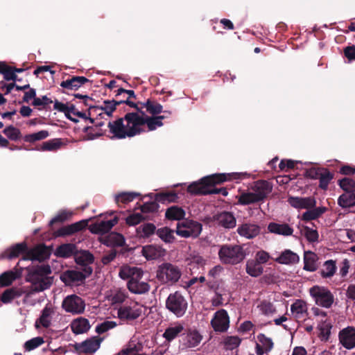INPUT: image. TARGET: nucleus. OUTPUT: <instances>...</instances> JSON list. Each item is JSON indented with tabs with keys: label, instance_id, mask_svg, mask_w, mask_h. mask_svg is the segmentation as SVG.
I'll return each mask as SVG.
<instances>
[{
	"label": "nucleus",
	"instance_id": "1",
	"mask_svg": "<svg viewBox=\"0 0 355 355\" xmlns=\"http://www.w3.org/2000/svg\"><path fill=\"white\" fill-rule=\"evenodd\" d=\"M128 112L123 117L110 121L107 124L109 132L112 138L119 139L130 138L140 134L153 131L163 125L165 116L152 117L144 112Z\"/></svg>",
	"mask_w": 355,
	"mask_h": 355
},
{
	"label": "nucleus",
	"instance_id": "2",
	"mask_svg": "<svg viewBox=\"0 0 355 355\" xmlns=\"http://www.w3.org/2000/svg\"><path fill=\"white\" fill-rule=\"evenodd\" d=\"M119 276L123 279H128L127 288L134 294L146 293L150 288V284L142 280L144 271L141 268L128 265L121 267Z\"/></svg>",
	"mask_w": 355,
	"mask_h": 355
},
{
	"label": "nucleus",
	"instance_id": "3",
	"mask_svg": "<svg viewBox=\"0 0 355 355\" xmlns=\"http://www.w3.org/2000/svg\"><path fill=\"white\" fill-rule=\"evenodd\" d=\"M51 270L48 265H40L33 268L28 272L27 279L31 283V293L42 292L49 288L52 284V278L49 276Z\"/></svg>",
	"mask_w": 355,
	"mask_h": 355
},
{
	"label": "nucleus",
	"instance_id": "4",
	"mask_svg": "<svg viewBox=\"0 0 355 355\" xmlns=\"http://www.w3.org/2000/svg\"><path fill=\"white\" fill-rule=\"evenodd\" d=\"M245 255L243 247L239 245H223L218 251L220 260L225 264H237L245 259Z\"/></svg>",
	"mask_w": 355,
	"mask_h": 355
},
{
	"label": "nucleus",
	"instance_id": "5",
	"mask_svg": "<svg viewBox=\"0 0 355 355\" xmlns=\"http://www.w3.org/2000/svg\"><path fill=\"white\" fill-rule=\"evenodd\" d=\"M226 180L224 174H216L207 176L202 178L199 182L191 184L187 191L191 194H208L211 193H218V191H211L208 186L210 184H218Z\"/></svg>",
	"mask_w": 355,
	"mask_h": 355
},
{
	"label": "nucleus",
	"instance_id": "6",
	"mask_svg": "<svg viewBox=\"0 0 355 355\" xmlns=\"http://www.w3.org/2000/svg\"><path fill=\"white\" fill-rule=\"evenodd\" d=\"M182 276L181 269L171 263H163L158 266L156 278L162 284H174Z\"/></svg>",
	"mask_w": 355,
	"mask_h": 355
},
{
	"label": "nucleus",
	"instance_id": "7",
	"mask_svg": "<svg viewBox=\"0 0 355 355\" xmlns=\"http://www.w3.org/2000/svg\"><path fill=\"white\" fill-rule=\"evenodd\" d=\"M166 308L177 318H181L187 312L188 302L180 292L175 291L168 296Z\"/></svg>",
	"mask_w": 355,
	"mask_h": 355
},
{
	"label": "nucleus",
	"instance_id": "8",
	"mask_svg": "<svg viewBox=\"0 0 355 355\" xmlns=\"http://www.w3.org/2000/svg\"><path fill=\"white\" fill-rule=\"evenodd\" d=\"M202 225L200 223L185 219L178 223L176 234L182 238H197L201 233Z\"/></svg>",
	"mask_w": 355,
	"mask_h": 355
},
{
	"label": "nucleus",
	"instance_id": "9",
	"mask_svg": "<svg viewBox=\"0 0 355 355\" xmlns=\"http://www.w3.org/2000/svg\"><path fill=\"white\" fill-rule=\"evenodd\" d=\"M309 293L318 306L330 308L334 302V295L324 286H314L309 289Z\"/></svg>",
	"mask_w": 355,
	"mask_h": 355
},
{
	"label": "nucleus",
	"instance_id": "10",
	"mask_svg": "<svg viewBox=\"0 0 355 355\" xmlns=\"http://www.w3.org/2000/svg\"><path fill=\"white\" fill-rule=\"evenodd\" d=\"M143 309V305L137 302H132L128 305L119 307L117 310V316L123 321H133L141 315Z\"/></svg>",
	"mask_w": 355,
	"mask_h": 355
},
{
	"label": "nucleus",
	"instance_id": "11",
	"mask_svg": "<svg viewBox=\"0 0 355 355\" xmlns=\"http://www.w3.org/2000/svg\"><path fill=\"white\" fill-rule=\"evenodd\" d=\"M62 307L67 312L72 314H81L85 309L84 300L76 295L67 296L62 301Z\"/></svg>",
	"mask_w": 355,
	"mask_h": 355
},
{
	"label": "nucleus",
	"instance_id": "12",
	"mask_svg": "<svg viewBox=\"0 0 355 355\" xmlns=\"http://www.w3.org/2000/svg\"><path fill=\"white\" fill-rule=\"evenodd\" d=\"M92 272V269L89 266H86L84 268V272L74 270H67L60 275V279L66 285L72 286L82 282Z\"/></svg>",
	"mask_w": 355,
	"mask_h": 355
},
{
	"label": "nucleus",
	"instance_id": "13",
	"mask_svg": "<svg viewBox=\"0 0 355 355\" xmlns=\"http://www.w3.org/2000/svg\"><path fill=\"white\" fill-rule=\"evenodd\" d=\"M123 101H105L101 106H94L89 107V114L96 115L100 119L104 118L105 116L110 118L112 116V113L116 110L117 105L121 104Z\"/></svg>",
	"mask_w": 355,
	"mask_h": 355
},
{
	"label": "nucleus",
	"instance_id": "14",
	"mask_svg": "<svg viewBox=\"0 0 355 355\" xmlns=\"http://www.w3.org/2000/svg\"><path fill=\"white\" fill-rule=\"evenodd\" d=\"M211 325L217 332H225L230 327V318L225 309H220L214 313Z\"/></svg>",
	"mask_w": 355,
	"mask_h": 355
},
{
	"label": "nucleus",
	"instance_id": "15",
	"mask_svg": "<svg viewBox=\"0 0 355 355\" xmlns=\"http://www.w3.org/2000/svg\"><path fill=\"white\" fill-rule=\"evenodd\" d=\"M102 342L98 336L91 337L80 343L76 344V349L80 353L93 354L97 351Z\"/></svg>",
	"mask_w": 355,
	"mask_h": 355
},
{
	"label": "nucleus",
	"instance_id": "16",
	"mask_svg": "<svg viewBox=\"0 0 355 355\" xmlns=\"http://www.w3.org/2000/svg\"><path fill=\"white\" fill-rule=\"evenodd\" d=\"M339 340L342 345L347 349L355 347V329L348 327L339 333Z\"/></svg>",
	"mask_w": 355,
	"mask_h": 355
},
{
	"label": "nucleus",
	"instance_id": "17",
	"mask_svg": "<svg viewBox=\"0 0 355 355\" xmlns=\"http://www.w3.org/2000/svg\"><path fill=\"white\" fill-rule=\"evenodd\" d=\"M292 316L297 320H304L308 317V306L302 300H295L291 306Z\"/></svg>",
	"mask_w": 355,
	"mask_h": 355
},
{
	"label": "nucleus",
	"instance_id": "18",
	"mask_svg": "<svg viewBox=\"0 0 355 355\" xmlns=\"http://www.w3.org/2000/svg\"><path fill=\"white\" fill-rule=\"evenodd\" d=\"M271 184L266 180L256 182L251 187V191L256 195L259 201L264 200L272 191Z\"/></svg>",
	"mask_w": 355,
	"mask_h": 355
},
{
	"label": "nucleus",
	"instance_id": "19",
	"mask_svg": "<svg viewBox=\"0 0 355 355\" xmlns=\"http://www.w3.org/2000/svg\"><path fill=\"white\" fill-rule=\"evenodd\" d=\"M289 204L296 209H309L315 207L316 201L313 197H290Z\"/></svg>",
	"mask_w": 355,
	"mask_h": 355
},
{
	"label": "nucleus",
	"instance_id": "20",
	"mask_svg": "<svg viewBox=\"0 0 355 355\" xmlns=\"http://www.w3.org/2000/svg\"><path fill=\"white\" fill-rule=\"evenodd\" d=\"M117 223L118 218L115 217L110 220H103L92 224L89 229L94 234H103L108 232Z\"/></svg>",
	"mask_w": 355,
	"mask_h": 355
},
{
	"label": "nucleus",
	"instance_id": "21",
	"mask_svg": "<svg viewBox=\"0 0 355 355\" xmlns=\"http://www.w3.org/2000/svg\"><path fill=\"white\" fill-rule=\"evenodd\" d=\"M237 233L243 237L250 239L260 233V227L254 223H244L237 228Z\"/></svg>",
	"mask_w": 355,
	"mask_h": 355
},
{
	"label": "nucleus",
	"instance_id": "22",
	"mask_svg": "<svg viewBox=\"0 0 355 355\" xmlns=\"http://www.w3.org/2000/svg\"><path fill=\"white\" fill-rule=\"evenodd\" d=\"M142 254L148 260L157 259L166 254V250L159 245H148L142 248Z\"/></svg>",
	"mask_w": 355,
	"mask_h": 355
},
{
	"label": "nucleus",
	"instance_id": "23",
	"mask_svg": "<svg viewBox=\"0 0 355 355\" xmlns=\"http://www.w3.org/2000/svg\"><path fill=\"white\" fill-rule=\"evenodd\" d=\"M214 220L218 225L227 229L234 228L236 224L234 216L227 211H223L215 216Z\"/></svg>",
	"mask_w": 355,
	"mask_h": 355
},
{
	"label": "nucleus",
	"instance_id": "24",
	"mask_svg": "<svg viewBox=\"0 0 355 355\" xmlns=\"http://www.w3.org/2000/svg\"><path fill=\"white\" fill-rule=\"evenodd\" d=\"M49 257V250L43 245H40L31 250L24 259L44 261Z\"/></svg>",
	"mask_w": 355,
	"mask_h": 355
},
{
	"label": "nucleus",
	"instance_id": "25",
	"mask_svg": "<svg viewBox=\"0 0 355 355\" xmlns=\"http://www.w3.org/2000/svg\"><path fill=\"white\" fill-rule=\"evenodd\" d=\"M275 260L280 264L294 265L300 261V257L291 250H285Z\"/></svg>",
	"mask_w": 355,
	"mask_h": 355
},
{
	"label": "nucleus",
	"instance_id": "26",
	"mask_svg": "<svg viewBox=\"0 0 355 355\" xmlns=\"http://www.w3.org/2000/svg\"><path fill=\"white\" fill-rule=\"evenodd\" d=\"M54 309L51 306L46 305L42 310L40 317L36 320L35 326H42L47 328L51 324Z\"/></svg>",
	"mask_w": 355,
	"mask_h": 355
},
{
	"label": "nucleus",
	"instance_id": "27",
	"mask_svg": "<svg viewBox=\"0 0 355 355\" xmlns=\"http://www.w3.org/2000/svg\"><path fill=\"white\" fill-rule=\"evenodd\" d=\"M268 230L270 233L285 236H291L293 233V229L286 223H270Z\"/></svg>",
	"mask_w": 355,
	"mask_h": 355
},
{
	"label": "nucleus",
	"instance_id": "28",
	"mask_svg": "<svg viewBox=\"0 0 355 355\" xmlns=\"http://www.w3.org/2000/svg\"><path fill=\"white\" fill-rule=\"evenodd\" d=\"M87 82H89V80L84 76H73L70 79L62 81L60 86L67 89L77 90Z\"/></svg>",
	"mask_w": 355,
	"mask_h": 355
},
{
	"label": "nucleus",
	"instance_id": "29",
	"mask_svg": "<svg viewBox=\"0 0 355 355\" xmlns=\"http://www.w3.org/2000/svg\"><path fill=\"white\" fill-rule=\"evenodd\" d=\"M71 331L75 334H81L87 332L90 329L89 320L85 318L74 319L70 324Z\"/></svg>",
	"mask_w": 355,
	"mask_h": 355
},
{
	"label": "nucleus",
	"instance_id": "30",
	"mask_svg": "<svg viewBox=\"0 0 355 355\" xmlns=\"http://www.w3.org/2000/svg\"><path fill=\"white\" fill-rule=\"evenodd\" d=\"M184 329V325L180 322L171 324L166 329L163 337L168 341H171L179 336Z\"/></svg>",
	"mask_w": 355,
	"mask_h": 355
},
{
	"label": "nucleus",
	"instance_id": "31",
	"mask_svg": "<svg viewBox=\"0 0 355 355\" xmlns=\"http://www.w3.org/2000/svg\"><path fill=\"white\" fill-rule=\"evenodd\" d=\"M202 340V336L194 329H189L183 339V344L187 347H194Z\"/></svg>",
	"mask_w": 355,
	"mask_h": 355
},
{
	"label": "nucleus",
	"instance_id": "32",
	"mask_svg": "<svg viewBox=\"0 0 355 355\" xmlns=\"http://www.w3.org/2000/svg\"><path fill=\"white\" fill-rule=\"evenodd\" d=\"M318 257L313 252L308 251L304 255V269L307 271L313 272L317 269Z\"/></svg>",
	"mask_w": 355,
	"mask_h": 355
},
{
	"label": "nucleus",
	"instance_id": "33",
	"mask_svg": "<svg viewBox=\"0 0 355 355\" xmlns=\"http://www.w3.org/2000/svg\"><path fill=\"white\" fill-rule=\"evenodd\" d=\"M338 204L344 209L355 206V191L340 195L338 198Z\"/></svg>",
	"mask_w": 355,
	"mask_h": 355
},
{
	"label": "nucleus",
	"instance_id": "34",
	"mask_svg": "<svg viewBox=\"0 0 355 355\" xmlns=\"http://www.w3.org/2000/svg\"><path fill=\"white\" fill-rule=\"evenodd\" d=\"M77 251L76 245L72 243L63 244L58 247L55 250V254L57 257L67 258L72 255H75Z\"/></svg>",
	"mask_w": 355,
	"mask_h": 355
},
{
	"label": "nucleus",
	"instance_id": "35",
	"mask_svg": "<svg viewBox=\"0 0 355 355\" xmlns=\"http://www.w3.org/2000/svg\"><path fill=\"white\" fill-rule=\"evenodd\" d=\"M140 105L141 107H145L146 111L150 114L152 117H156L157 115L162 112L163 107L161 104L152 101L150 99H148L145 103H141Z\"/></svg>",
	"mask_w": 355,
	"mask_h": 355
},
{
	"label": "nucleus",
	"instance_id": "36",
	"mask_svg": "<svg viewBox=\"0 0 355 355\" xmlns=\"http://www.w3.org/2000/svg\"><path fill=\"white\" fill-rule=\"evenodd\" d=\"M75 260L78 264L85 266L92 263L94 261V256L87 250H81L76 252Z\"/></svg>",
	"mask_w": 355,
	"mask_h": 355
},
{
	"label": "nucleus",
	"instance_id": "37",
	"mask_svg": "<svg viewBox=\"0 0 355 355\" xmlns=\"http://www.w3.org/2000/svg\"><path fill=\"white\" fill-rule=\"evenodd\" d=\"M156 230V227L153 223H144L137 228V234L140 238H148L153 235Z\"/></svg>",
	"mask_w": 355,
	"mask_h": 355
},
{
	"label": "nucleus",
	"instance_id": "38",
	"mask_svg": "<svg viewBox=\"0 0 355 355\" xmlns=\"http://www.w3.org/2000/svg\"><path fill=\"white\" fill-rule=\"evenodd\" d=\"M263 271V268L259 263L254 260H249L246 263V272L252 277H259Z\"/></svg>",
	"mask_w": 355,
	"mask_h": 355
},
{
	"label": "nucleus",
	"instance_id": "39",
	"mask_svg": "<svg viewBox=\"0 0 355 355\" xmlns=\"http://www.w3.org/2000/svg\"><path fill=\"white\" fill-rule=\"evenodd\" d=\"M165 216L169 220H180L184 218L185 211L180 207L173 206L166 209Z\"/></svg>",
	"mask_w": 355,
	"mask_h": 355
},
{
	"label": "nucleus",
	"instance_id": "40",
	"mask_svg": "<svg viewBox=\"0 0 355 355\" xmlns=\"http://www.w3.org/2000/svg\"><path fill=\"white\" fill-rule=\"evenodd\" d=\"M105 243L110 246H122L125 243V239L122 234L111 232L106 236Z\"/></svg>",
	"mask_w": 355,
	"mask_h": 355
},
{
	"label": "nucleus",
	"instance_id": "41",
	"mask_svg": "<svg viewBox=\"0 0 355 355\" xmlns=\"http://www.w3.org/2000/svg\"><path fill=\"white\" fill-rule=\"evenodd\" d=\"M104 125V122L103 121H96L95 128L94 127H87L85 128V131L86 132L85 139L87 140H92L94 139L101 135H102L101 130L98 128L101 126Z\"/></svg>",
	"mask_w": 355,
	"mask_h": 355
},
{
	"label": "nucleus",
	"instance_id": "42",
	"mask_svg": "<svg viewBox=\"0 0 355 355\" xmlns=\"http://www.w3.org/2000/svg\"><path fill=\"white\" fill-rule=\"evenodd\" d=\"M257 309L259 313L266 316H272L276 313V308L274 304L266 300L261 302L258 304Z\"/></svg>",
	"mask_w": 355,
	"mask_h": 355
},
{
	"label": "nucleus",
	"instance_id": "43",
	"mask_svg": "<svg viewBox=\"0 0 355 355\" xmlns=\"http://www.w3.org/2000/svg\"><path fill=\"white\" fill-rule=\"evenodd\" d=\"M325 211L326 209L324 207H313L309 209L302 214V219L305 221L315 220L320 216Z\"/></svg>",
	"mask_w": 355,
	"mask_h": 355
},
{
	"label": "nucleus",
	"instance_id": "44",
	"mask_svg": "<svg viewBox=\"0 0 355 355\" xmlns=\"http://www.w3.org/2000/svg\"><path fill=\"white\" fill-rule=\"evenodd\" d=\"M239 203L243 205L260 202L256 195L251 191L242 193L238 198Z\"/></svg>",
	"mask_w": 355,
	"mask_h": 355
},
{
	"label": "nucleus",
	"instance_id": "45",
	"mask_svg": "<svg viewBox=\"0 0 355 355\" xmlns=\"http://www.w3.org/2000/svg\"><path fill=\"white\" fill-rule=\"evenodd\" d=\"M156 233L157 235L165 243H173L175 239L174 231L167 227L158 229Z\"/></svg>",
	"mask_w": 355,
	"mask_h": 355
},
{
	"label": "nucleus",
	"instance_id": "46",
	"mask_svg": "<svg viewBox=\"0 0 355 355\" xmlns=\"http://www.w3.org/2000/svg\"><path fill=\"white\" fill-rule=\"evenodd\" d=\"M336 270V262L333 260H328L323 264V267L321 270V275L324 278L331 277L335 274Z\"/></svg>",
	"mask_w": 355,
	"mask_h": 355
},
{
	"label": "nucleus",
	"instance_id": "47",
	"mask_svg": "<svg viewBox=\"0 0 355 355\" xmlns=\"http://www.w3.org/2000/svg\"><path fill=\"white\" fill-rule=\"evenodd\" d=\"M49 136V133L47 130H40L37 132L26 135L24 137V140L26 142L33 143L37 141H40L47 138Z\"/></svg>",
	"mask_w": 355,
	"mask_h": 355
},
{
	"label": "nucleus",
	"instance_id": "48",
	"mask_svg": "<svg viewBox=\"0 0 355 355\" xmlns=\"http://www.w3.org/2000/svg\"><path fill=\"white\" fill-rule=\"evenodd\" d=\"M128 297V294L124 290H116L108 297L112 304L123 303Z\"/></svg>",
	"mask_w": 355,
	"mask_h": 355
},
{
	"label": "nucleus",
	"instance_id": "49",
	"mask_svg": "<svg viewBox=\"0 0 355 355\" xmlns=\"http://www.w3.org/2000/svg\"><path fill=\"white\" fill-rule=\"evenodd\" d=\"M22 292L15 288H10L6 290L1 296V301L4 304L10 302L14 298L20 297Z\"/></svg>",
	"mask_w": 355,
	"mask_h": 355
},
{
	"label": "nucleus",
	"instance_id": "50",
	"mask_svg": "<svg viewBox=\"0 0 355 355\" xmlns=\"http://www.w3.org/2000/svg\"><path fill=\"white\" fill-rule=\"evenodd\" d=\"M139 193L136 192H121L115 196V200L118 202L128 203L132 202Z\"/></svg>",
	"mask_w": 355,
	"mask_h": 355
},
{
	"label": "nucleus",
	"instance_id": "51",
	"mask_svg": "<svg viewBox=\"0 0 355 355\" xmlns=\"http://www.w3.org/2000/svg\"><path fill=\"white\" fill-rule=\"evenodd\" d=\"M62 144L60 139H53L44 142L41 146V150L48 151L57 150L60 148Z\"/></svg>",
	"mask_w": 355,
	"mask_h": 355
},
{
	"label": "nucleus",
	"instance_id": "52",
	"mask_svg": "<svg viewBox=\"0 0 355 355\" xmlns=\"http://www.w3.org/2000/svg\"><path fill=\"white\" fill-rule=\"evenodd\" d=\"M26 250V245L25 243H18L12 248H10L8 252V258L9 259H12L13 258L19 257L21 253H23Z\"/></svg>",
	"mask_w": 355,
	"mask_h": 355
},
{
	"label": "nucleus",
	"instance_id": "53",
	"mask_svg": "<svg viewBox=\"0 0 355 355\" xmlns=\"http://www.w3.org/2000/svg\"><path fill=\"white\" fill-rule=\"evenodd\" d=\"M3 132L9 139L12 141H17L21 137L20 130L12 125L6 127Z\"/></svg>",
	"mask_w": 355,
	"mask_h": 355
},
{
	"label": "nucleus",
	"instance_id": "54",
	"mask_svg": "<svg viewBox=\"0 0 355 355\" xmlns=\"http://www.w3.org/2000/svg\"><path fill=\"white\" fill-rule=\"evenodd\" d=\"M241 341L238 336H227L224 339L223 344L226 349L232 350L239 346Z\"/></svg>",
	"mask_w": 355,
	"mask_h": 355
},
{
	"label": "nucleus",
	"instance_id": "55",
	"mask_svg": "<svg viewBox=\"0 0 355 355\" xmlns=\"http://www.w3.org/2000/svg\"><path fill=\"white\" fill-rule=\"evenodd\" d=\"M17 277V273L13 271L5 272L0 275V284L4 286H8L11 284Z\"/></svg>",
	"mask_w": 355,
	"mask_h": 355
},
{
	"label": "nucleus",
	"instance_id": "56",
	"mask_svg": "<svg viewBox=\"0 0 355 355\" xmlns=\"http://www.w3.org/2000/svg\"><path fill=\"white\" fill-rule=\"evenodd\" d=\"M73 212L69 209L60 210L58 214L51 220V223L63 222L71 218Z\"/></svg>",
	"mask_w": 355,
	"mask_h": 355
},
{
	"label": "nucleus",
	"instance_id": "57",
	"mask_svg": "<svg viewBox=\"0 0 355 355\" xmlns=\"http://www.w3.org/2000/svg\"><path fill=\"white\" fill-rule=\"evenodd\" d=\"M333 178V175L328 171H322L319 176V187L322 189H326Z\"/></svg>",
	"mask_w": 355,
	"mask_h": 355
},
{
	"label": "nucleus",
	"instance_id": "58",
	"mask_svg": "<svg viewBox=\"0 0 355 355\" xmlns=\"http://www.w3.org/2000/svg\"><path fill=\"white\" fill-rule=\"evenodd\" d=\"M44 342L43 338L35 337L24 343V348L26 351H31L42 345Z\"/></svg>",
	"mask_w": 355,
	"mask_h": 355
},
{
	"label": "nucleus",
	"instance_id": "59",
	"mask_svg": "<svg viewBox=\"0 0 355 355\" xmlns=\"http://www.w3.org/2000/svg\"><path fill=\"white\" fill-rule=\"evenodd\" d=\"M116 326L117 324L114 321H104L96 327V331L99 334H103L110 329H114Z\"/></svg>",
	"mask_w": 355,
	"mask_h": 355
},
{
	"label": "nucleus",
	"instance_id": "60",
	"mask_svg": "<svg viewBox=\"0 0 355 355\" xmlns=\"http://www.w3.org/2000/svg\"><path fill=\"white\" fill-rule=\"evenodd\" d=\"M145 218L141 213H132L125 218L126 223L130 226L137 225Z\"/></svg>",
	"mask_w": 355,
	"mask_h": 355
},
{
	"label": "nucleus",
	"instance_id": "61",
	"mask_svg": "<svg viewBox=\"0 0 355 355\" xmlns=\"http://www.w3.org/2000/svg\"><path fill=\"white\" fill-rule=\"evenodd\" d=\"M259 343L266 350L270 352L273 347V342L271 338L266 337L264 334L257 336Z\"/></svg>",
	"mask_w": 355,
	"mask_h": 355
},
{
	"label": "nucleus",
	"instance_id": "62",
	"mask_svg": "<svg viewBox=\"0 0 355 355\" xmlns=\"http://www.w3.org/2000/svg\"><path fill=\"white\" fill-rule=\"evenodd\" d=\"M189 265H194L197 267H204L206 264V259L199 254H190L187 259Z\"/></svg>",
	"mask_w": 355,
	"mask_h": 355
},
{
	"label": "nucleus",
	"instance_id": "63",
	"mask_svg": "<svg viewBox=\"0 0 355 355\" xmlns=\"http://www.w3.org/2000/svg\"><path fill=\"white\" fill-rule=\"evenodd\" d=\"M340 187L345 192H351L355 191V182L348 178H343L339 181Z\"/></svg>",
	"mask_w": 355,
	"mask_h": 355
},
{
	"label": "nucleus",
	"instance_id": "64",
	"mask_svg": "<svg viewBox=\"0 0 355 355\" xmlns=\"http://www.w3.org/2000/svg\"><path fill=\"white\" fill-rule=\"evenodd\" d=\"M87 220H81L71 225H67L71 234H74L84 229L87 226Z\"/></svg>",
	"mask_w": 355,
	"mask_h": 355
}]
</instances>
